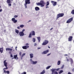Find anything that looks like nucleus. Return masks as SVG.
<instances>
[{
    "label": "nucleus",
    "mask_w": 74,
    "mask_h": 74,
    "mask_svg": "<svg viewBox=\"0 0 74 74\" xmlns=\"http://www.w3.org/2000/svg\"><path fill=\"white\" fill-rule=\"evenodd\" d=\"M45 4V3L42 0L41 1L40 3H36L37 5H41L42 7H44Z\"/></svg>",
    "instance_id": "f257e3e1"
},
{
    "label": "nucleus",
    "mask_w": 74,
    "mask_h": 74,
    "mask_svg": "<svg viewBox=\"0 0 74 74\" xmlns=\"http://www.w3.org/2000/svg\"><path fill=\"white\" fill-rule=\"evenodd\" d=\"M35 32L34 31H32L30 33L28 37L29 38H32V36H35Z\"/></svg>",
    "instance_id": "f03ea898"
},
{
    "label": "nucleus",
    "mask_w": 74,
    "mask_h": 74,
    "mask_svg": "<svg viewBox=\"0 0 74 74\" xmlns=\"http://www.w3.org/2000/svg\"><path fill=\"white\" fill-rule=\"evenodd\" d=\"M30 0H26L25 1V3L24 4V5L26 8H27V4H30Z\"/></svg>",
    "instance_id": "7ed1b4c3"
},
{
    "label": "nucleus",
    "mask_w": 74,
    "mask_h": 74,
    "mask_svg": "<svg viewBox=\"0 0 74 74\" xmlns=\"http://www.w3.org/2000/svg\"><path fill=\"white\" fill-rule=\"evenodd\" d=\"M64 16V13H59L57 14V19H58L60 17H62Z\"/></svg>",
    "instance_id": "20e7f679"
},
{
    "label": "nucleus",
    "mask_w": 74,
    "mask_h": 74,
    "mask_svg": "<svg viewBox=\"0 0 74 74\" xmlns=\"http://www.w3.org/2000/svg\"><path fill=\"white\" fill-rule=\"evenodd\" d=\"M60 70V68H58L57 69H51V71L52 72V73L51 74H53L54 71H59Z\"/></svg>",
    "instance_id": "39448f33"
},
{
    "label": "nucleus",
    "mask_w": 74,
    "mask_h": 74,
    "mask_svg": "<svg viewBox=\"0 0 74 74\" xmlns=\"http://www.w3.org/2000/svg\"><path fill=\"white\" fill-rule=\"evenodd\" d=\"M49 42V41H48L45 40L43 43H42V45H47V44H48Z\"/></svg>",
    "instance_id": "423d86ee"
},
{
    "label": "nucleus",
    "mask_w": 74,
    "mask_h": 74,
    "mask_svg": "<svg viewBox=\"0 0 74 74\" xmlns=\"http://www.w3.org/2000/svg\"><path fill=\"white\" fill-rule=\"evenodd\" d=\"M4 65L6 67V68H4L3 69H5V70L8 69V67H7V63L6 62V60H5L4 61Z\"/></svg>",
    "instance_id": "0eeeda50"
},
{
    "label": "nucleus",
    "mask_w": 74,
    "mask_h": 74,
    "mask_svg": "<svg viewBox=\"0 0 74 74\" xmlns=\"http://www.w3.org/2000/svg\"><path fill=\"white\" fill-rule=\"evenodd\" d=\"M73 18L72 17L71 18H70L68 19L67 21H66V23H70L71 21H73Z\"/></svg>",
    "instance_id": "6e6552de"
},
{
    "label": "nucleus",
    "mask_w": 74,
    "mask_h": 74,
    "mask_svg": "<svg viewBox=\"0 0 74 74\" xmlns=\"http://www.w3.org/2000/svg\"><path fill=\"white\" fill-rule=\"evenodd\" d=\"M6 51H10L9 53H10V54H11V52L12 51V49H10V48H7L6 49Z\"/></svg>",
    "instance_id": "1a4fd4ad"
},
{
    "label": "nucleus",
    "mask_w": 74,
    "mask_h": 74,
    "mask_svg": "<svg viewBox=\"0 0 74 74\" xmlns=\"http://www.w3.org/2000/svg\"><path fill=\"white\" fill-rule=\"evenodd\" d=\"M12 21L13 22V23H16V22H17V20H15V18H12Z\"/></svg>",
    "instance_id": "9d476101"
},
{
    "label": "nucleus",
    "mask_w": 74,
    "mask_h": 74,
    "mask_svg": "<svg viewBox=\"0 0 74 74\" xmlns=\"http://www.w3.org/2000/svg\"><path fill=\"white\" fill-rule=\"evenodd\" d=\"M51 3H52L53 6H55V5H56V4L57 3L56 2H55L53 1H51Z\"/></svg>",
    "instance_id": "9b49d317"
},
{
    "label": "nucleus",
    "mask_w": 74,
    "mask_h": 74,
    "mask_svg": "<svg viewBox=\"0 0 74 74\" xmlns=\"http://www.w3.org/2000/svg\"><path fill=\"white\" fill-rule=\"evenodd\" d=\"M19 34L20 36H23L24 35V33L22 32H19Z\"/></svg>",
    "instance_id": "f8f14e48"
},
{
    "label": "nucleus",
    "mask_w": 74,
    "mask_h": 74,
    "mask_svg": "<svg viewBox=\"0 0 74 74\" xmlns=\"http://www.w3.org/2000/svg\"><path fill=\"white\" fill-rule=\"evenodd\" d=\"M48 52H49V50H48L44 51L42 53V54H47Z\"/></svg>",
    "instance_id": "ddd939ff"
},
{
    "label": "nucleus",
    "mask_w": 74,
    "mask_h": 74,
    "mask_svg": "<svg viewBox=\"0 0 74 74\" xmlns=\"http://www.w3.org/2000/svg\"><path fill=\"white\" fill-rule=\"evenodd\" d=\"M73 39V36H69L68 38L69 41H71L72 39Z\"/></svg>",
    "instance_id": "4468645a"
},
{
    "label": "nucleus",
    "mask_w": 74,
    "mask_h": 74,
    "mask_svg": "<svg viewBox=\"0 0 74 74\" xmlns=\"http://www.w3.org/2000/svg\"><path fill=\"white\" fill-rule=\"evenodd\" d=\"M29 47V46H25L22 47V48L24 49H27V48H28Z\"/></svg>",
    "instance_id": "2eb2a0df"
},
{
    "label": "nucleus",
    "mask_w": 74,
    "mask_h": 74,
    "mask_svg": "<svg viewBox=\"0 0 74 74\" xmlns=\"http://www.w3.org/2000/svg\"><path fill=\"white\" fill-rule=\"evenodd\" d=\"M3 70L4 73H7L8 74H10V71H6L5 70V69H3Z\"/></svg>",
    "instance_id": "dca6fc26"
},
{
    "label": "nucleus",
    "mask_w": 74,
    "mask_h": 74,
    "mask_svg": "<svg viewBox=\"0 0 74 74\" xmlns=\"http://www.w3.org/2000/svg\"><path fill=\"white\" fill-rule=\"evenodd\" d=\"M70 60L71 62V64L72 66L73 64V59L72 58H70Z\"/></svg>",
    "instance_id": "f3484780"
},
{
    "label": "nucleus",
    "mask_w": 74,
    "mask_h": 74,
    "mask_svg": "<svg viewBox=\"0 0 74 74\" xmlns=\"http://www.w3.org/2000/svg\"><path fill=\"white\" fill-rule=\"evenodd\" d=\"M29 55L30 56V58L31 59H32V58H33V53H30Z\"/></svg>",
    "instance_id": "a211bd4d"
},
{
    "label": "nucleus",
    "mask_w": 74,
    "mask_h": 74,
    "mask_svg": "<svg viewBox=\"0 0 74 74\" xmlns=\"http://www.w3.org/2000/svg\"><path fill=\"white\" fill-rule=\"evenodd\" d=\"M3 47L1 48H0V52H1V53H3Z\"/></svg>",
    "instance_id": "6ab92c4d"
},
{
    "label": "nucleus",
    "mask_w": 74,
    "mask_h": 74,
    "mask_svg": "<svg viewBox=\"0 0 74 74\" xmlns=\"http://www.w3.org/2000/svg\"><path fill=\"white\" fill-rule=\"evenodd\" d=\"M35 10L36 11H38L40 10V8L38 7H36L35 8Z\"/></svg>",
    "instance_id": "aec40b11"
},
{
    "label": "nucleus",
    "mask_w": 74,
    "mask_h": 74,
    "mask_svg": "<svg viewBox=\"0 0 74 74\" xmlns=\"http://www.w3.org/2000/svg\"><path fill=\"white\" fill-rule=\"evenodd\" d=\"M32 63L33 64H36V63H37V61H32Z\"/></svg>",
    "instance_id": "412c9836"
},
{
    "label": "nucleus",
    "mask_w": 74,
    "mask_h": 74,
    "mask_svg": "<svg viewBox=\"0 0 74 74\" xmlns=\"http://www.w3.org/2000/svg\"><path fill=\"white\" fill-rule=\"evenodd\" d=\"M37 38L38 40V42H40V41H41V37H37Z\"/></svg>",
    "instance_id": "4be33fe9"
},
{
    "label": "nucleus",
    "mask_w": 74,
    "mask_h": 74,
    "mask_svg": "<svg viewBox=\"0 0 74 74\" xmlns=\"http://www.w3.org/2000/svg\"><path fill=\"white\" fill-rule=\"evenodd\" d=\"M11 0H7V2L8 3V4H10V3H11Z\"/></svg>",
    "instance_id": "5701e85b"
},
{
    "label": "nucleus",
    "mask_w": 74,
    "mask_h": 74,
    "mask_svg": "<svg viewBox=\"0 0 74 74\" xmlns=\"http://www.w3.org/2000/svg\"><path fill=\"white\" fill-rule=\"evenodd\" d=\"M17 56H18V55L16 54V55H14V59H16V58H17Z\"/></svg>",
    "instance_id": "b1692460"
},
{
    "label": "nucleus",
    "mask_w": 74,
    "mask_h": 74,
    "mask_svg": "<svg viewBox=\"0 0 74 74\" xmlns=\"http://www.w3.org/2000/svg\"><path fill=\"white\" fill-rule=\"evenodd\" d=\"M49 5V2L47 1L46 3V6H48V5Z\"/></svg>",
    "instance_id": "393cba45"
},
{
    "label": "nucleus",
    "mask_w": 74,
    "mask_h": 74,
    "mask_svg": "<svg viewBox=\"0 0 74 74\" xmlns=\"http://www.w3.org/2000/svg\"><path fill=\"white\" fill-rule=\"evenodd\" d=\"M63 73V71L62 70H61L60 71V72H59V73L60 74H61V73Z\"/></svg>",
    "instance_id": "a878e982"
},
{
    "label": "nucleus",
    "mask_w": 74,
    "mask_h": 74,
    "mask_svg": "<svg viewBox=\"0 0 74 74\" xmlns=\"http://www.w3.org/2000/svg\"><path fill=\"white\" fill-rule=\"evenodd\" d=\"M60 64V61H58L57 63V64L58 65H59Z\"/></svg>",
    "instance_id": "bb28decb"
},
{
    "label": "nucleus",
    "mask_w": 74,
    "mask_h": 74,
    "mask_svg": "<svg viewBox=\"0 0 74 74\" xmlns=\"http://www.w3.org/2000/svg\"><path fill=\"white\" fill-rule=\"evenodd\" d=\"M45 70H44L40 74H44L45 73Z\"/></svg>",
    "instance_id": "cd10ccee"
},
{
    "label": "nucleus",
    "mask_w": 74,
    "mask_h": 74,
    "mask_svg": "<svg viewBox=\"0 0 74 74\" xmlns=\"http://www.w3.org/2000/svg\"><path fill=\"white\" fill-rule=\"evenodd\" d=\"M15 32L16 33H17V34H18V33H19V30L16 29Z\"/></svg>",
    "instance_id": "c85d7f7f"
},
{
    "label": "nucleus",
    "mask_w": 74,
    "mask_h": 74,
    "mask_svg": "<svg viewBox=\"0 0 74 74\" xmlns=\"http://www.w3.org/2000/svg\"><path fill=\"white\" fill-rule=\"evenodd\" d=\"M25 55H26V53H23V54H22L21 56V57L23 58V56H25Z\"/></svg>",
    "instance_id": "c756f323"
},
{
    "label": "nucleus",
    "mask_w": 74,
    "mask_h": 74,
    "mask_svg": "<svg viewBox=\"0 0 74 74\" xmlns=\"http://www.w3.org/2000/svg\"><path fill=\"white\" fill-rule=\"evenodd\" d=\"M51 67V66H49L46 67V69L47 70L49 69Z\"/></svg>",
    "instance_id": "7c9ffc66"
},
{
    "label": "nucleus",
    "mask_w": 74,
    "mask_h": 74,
    "mask_svg": "<svg viewBox=\"0 0 74 74\" xmlns=\"http://www.w3.org/2000/svg\"><path fill=\"white\" fill-rule=\"evenodd\" d=\"M53 73V74H58V72L56 71H54Z\"/></svg>",
    "instance_id": "2f4dec72"
},
{
    "label": "nucleus",
    "mask_w": 74,
    "mask_h": 74,
    "mask_svg": "<svg viewBox=\"0 0 74 74\" xmlns=\"http://www.w3.org/2000/svg\"><path fill=\"white\" fill-rule=\"evenodd\" d=\"M20 27H21V28H23V27H24V25H20Z\"/></svg>",
    "instance_id": "473e14b6"
},
{
    "label": "nucleus",
    "mask_w": 74,
    "mask_h": 74,
    "mask_svg": "<svg viewBox=\"0 0 74 74\" xmlns=\"http://www.w3.org/2000/svg\"><path fill=\"white\" fill-rule=\"evenodd\" d=\"M19 55L21 56V57H22V52H20L19 53Z\"/></svg>",
    "instance_id": "72a5a7b5"
},
{
    "label": "nucleus",
    "mask_w": 74,
    "mask_h": 74,
    "mask_svg": "<svg viewBox=\"0 0 74 74\" xmlns=\"http://www.w3.org/2000/svg\"><path fill=\"white\" fill-rule=\"evenodd\" d=\"M8 6H9V7H10V6H11V3H8Z\"/></svg>",
    "instance_id": "f704fd0d"
},
{
    "label": "nucleus",
    "mask_w": 74,
    "mask_h": 74,
    "mask_svg": "<svg viewBox=\"0 0 74 74\" xmlns=\"http://www.w3.org/2000/svg\"><path fill=\"white\" fill-rule=\"evenodd\" d=\"M36 41V39L35 38H33V42H35Z\"/></svg>",
    "instance_id": "c9c22d12"
},
{
    "label": "nucleus",
    "mask_w": 74,
    "mask_h": 74,
    "mask_svg": "<svg viewBox=\"0 0 74 74\" xmlns=\"http://www.w3.org/2000/svg\"><path fill=\"white\" fill-rule=\"evenodd\" d=\"M18 16L17 15H14V17L15 18H17L18 17Z\"/></svg>",
    "instance_id": "e433bc0d"
},
{
    "label": "nucleus",
    "mask_w": 74,
    "mask_h": 74,
    "mask_svg": "<svg viewBox=\"0 0 74 74\" xmlns=\"http://www.w3.org/2000/svg\"><path fill=\"white\" fill-rule=\"evenodd\" d=\"M22 74H26V72H24L23 73H22Z\"/></svg>",
    "instance_id": "4c0bfd02"
},
{
    "label": "nucleus",
    "mask_w": 74,
    "mask_h": 74,
    "mask_svg": "<svg viewBox=\"0 0 74 74\" xmlns=\"http://www.w3.org/2000/svg\"><path fill=\"white\" fill-rule=\"evenodd\" d=\"M25 29H23L22 30V32H23H23H25Z\"/></svg>",
    "instance_id": "58836bf2"
},
{
    "label": "nucleus",
    "mask_w": 74,
    "mask_h": 74,
    "mask_svg": "<svg viewBox=\"0 0 74 74\" xmlns=\"http://www.w3.org/2000/svg\"><path fill=\"white\" fill-rule=\"evenodd\" d=\"M68 74H72V73L70 72H69L68 73Z\"/></svg>",
    "instance_id": "ea45409f"
},
{
    "label": "nucleus",
    "mask_w": 74,
    "mask_h": 74,
    "mask_svg": "<svg viewBox=\"0 0 74 74\" xmlns=\"http://www.w3.org/2000/svg\"><path fill=\"white\" fill-rule=\"evenodd\" d=\"M51 53H50L49 54H48L47 55V56H49L50 55V54H51Z\"/></svg>",
    "instance_id": "a19ab883"
},
{
    "label": "nucleus",
    "mask_w": 74,
    "mask_h": 74,
    "mask_svg": "<svg viewBox=\"0 0 74 74\" xmlns=\"http://www.w3.org/2000/svg\"><path fill=\"white\" fill-rule=\"evenodd\" d=\"M2 11H3V10H2V9H0V12H1Z\"/></svg>",
    "instance_id": "79ce46f5"
},
{
    "label": "nucleus",
    "mask_w": 74,
    "mask_h": 74,
    "mask_svg": "<svg viewBox=\"0 0 74 74\" xmlns=\"http://www.w3.org/2000/svg\"><path fill=\"white\" fill-rule=\"evenodd\" d=\"M72 70L73 72H74V68H73L72 69Z\"/></svg>",
    "instance_id": "37998d69"
},
{
    "label": "nucleus",
    "mask_w": 74,
    "mask_h": 74,
    "mask_svg": "<svg viewBox=\"0 0 74 74\" xmlns=\"http://www.w3.org/2000/svg\"><path fill=\"white\" fill-rule=\"evenodd\" d=\"M17 29H20V27L18 26L17 27Z\"/></svg>",
    "instance_id": "c03bdc74"
},
{
    "label": "nucleus",
    "mask_w": 74,
    "mask_h": 74,
    "mask_svg": "<svg viewBox=\"0 0 74 74\" xmlns=\"http://www.w3.org/2000/svg\"><path fill=\"white\" fill-rule=\"evenodd\" d=\"M17 48H18V47H17V46H16V48H15V49H16V51H17Z\"/></svg>",
    "instance_id": "a18cd8bd"
},
{
    "label": "nucleus",
    "mask_w": 74,
    "mask_h": 74,
    "mask_svg": "<svg viewBox=\"0 0 74 74\" xmlns=\"http://www.w3.org/2000/svg\"><path fill=\"white\" fill-rule=\"evenodd\" d=\"M63 67H64V66H62L61 67V69H63Z\"/></svg>",
    "instance_id": "49530a36"
},
{
    "label": "nucleus",
    "mask_w": 74,
    "mask_h": 74,
    "mask_svg": "<svg viewBox=\"0 0 74 74\" xmlns=\"http://www.w3.org/2000/svg\"><path fill=\"white\" fill-rule=\"evenodd\" d=\"M10 56L11 58H12L13 57V56H12V55H11Z\"/></svg>",
    "instance_id": "de8ad7c7"
},
{
    "label": "nucleus",
    "mask_w": 74,
    "mask_h": 74,
    "mask_svg": "<svg viewBox=\"0 0 74 74\" xmlns=\"http://www.w3.org/2000/svg\"><path fill=\"white\" fill-rule=\"evenodd\" d=\"M41 49V47H38V49Z\"/></svg>",
    "instance_id": "09e8293b"
},
{
    "label": "nucleus",
    "mask_w": 74,
    "mask_h": 74,
    "mask_svg": "<svg viewBox=\"0 0 74 74\" xmlns=\"http://www.w3.org/2000/svg\"><path fill=\"white\" fill-rule=\"evenodd\" d=\"M34 45V46H36V45H37V44L35 43Z\"/></svg>",
    "instance_id": "8fccbe9b"
},
{
    "label": "nucleus",
    "mask_w": 74,
    "mask_h": 74,
    "mask_svg": "<svg viewBox=\"0 0 74 74\" xmlns=\"http://www.w3.org/2000/svg\"><path fill=\"white\" fill-rule=\"evenodd\" d=\"M66 61H67V62H69V59H67Z\"/></svg>",
    "instance_id": "3c124183"
},
{
    "label": "nucleus",
    "mask_w": 74,
    "mask_h": 74,
    "mask_svg": "<svg viewBox=\"0 0 74 74\" xmlns=\"http://www.w3.org/2000/svg\"><path fill=\"white\" fill-rule=\"evenodd\" d=\"M49 8V7L48 6H46V8Z\"/></svg>",
    "instance_id": "603ef678"
},
{
    "label": "nucleus",
    "mask_w": 74,
    "mask_h": 74,
    "mask_svg": "<svg viewBox=\"0 0 74 74\" xmlns=\"http://www.w3.org/2000/svg\"><path fill=\"white\" fill-rule=\"evenodd\" d=\"M52 29H53V28H51V29H50V30H52Z\"/></svg>",
    "instance_id": "864d4df0"
},
{
    "label": "nucleus",
    "mask_w": 74,
    "mask_h": 74,
    "mask_svg": "<svg viewBox=\"0 0 74 74\" xmlns=\"http://www.w3.org/2000/svg\"><path fill=\"white\" fill-rule=\"evenodd\" d=\"M65 56H68V55H67V54H65L64 55Z\"/></svg>",
    "instance_id": "5fc2aeb1"
},
{
    "label": "nucleus",
    "mask_w": 74,
    "mask_h": 74,
    "mask_svg": "<svg viewBox=\"0 0 74 74\" xmlns=\"http://www.w3.org/2000/svg\"><path fill=\"white\" fill-rule=\"evenodd\" d=\"M26 45H29V44H28V43H26Z\"/></svg>",
    "instance_id": "6e6d98bb"
},
{
    "label": "nucleus",
    "mask_w": 74,
    "mask_h": 74,
    "mask_svg": "<svg viewBox=\"0 0 74 74\" xmlns=\"http://www.w3.org/2000/svg\"><path fill=\"white\" fill-rule=\"evenodd\" d=\"M31 22V20H29V21H28V22Z\"/></svg>",
    "instance_id": "4d7b16f0"
},
{
    "label": "nucleus",
    "mask_w": 74,
    "mask_h": 74,
    "mask_svg": "<svg viewBox=\"0 0 74 74\" xmlns=\"http://www.w3.org/2000/svg\"><path fill=\"white\" fill-rule=\"evenodd\" d=\"M48 48H49V49H50V47H49V46H48Z\"/></svg>",
    "instance_id": "13d9d810"
},
{
    "label": "nucleus",
    "mask_w": 74,
    "mask_h": 74,
    "mask_svg": "<svg viewBox=\"0 0 74 74\" xmlns=\"http://www.w3.org/2000/svg\"><path fill=\"white\" fill-rule=\"evenodd\" d=\"M4 31L5 32V31H6V30H5V29L4 30Z\"/></svg>",
    "instance_id": "bf43d9fd"
},
{
    "label": "nucleus",
    "mask_w": 74,
    "mask_h": 74,
    "mask_svg": "<svg viewBox=\"0 0 74 74\" xmlns=\"http://www.w3.org/2000/svg\"><path fill=\"white\" fill-rule=\"evenodd\" d=\"M14 59V58H12V59Z\"/></svg>",
    "instance_id": "052dcab7"
},
{
    "label": "nucleus",
    "mask_w": 74,
    "mask_h": 74,
    "mask_svg": "<svg viewBox=\"0 0 74 74\" xmlns=\"http://www.w3.org/2000/svg\"><path fill=\"white\" fill-rule=\"evenodd\" d=\"M11 1H13V0H11Z\"/></svg>",
    "instance_id": "680f3d73"
},
{
    "label": "nucleus",
    "mask_w": 74,
    "mask_h": 74,
    "mask_svg": "<svg viewBox=\"0 0 74 74\" xmlns=\"http://www.w3.org/2000/svg\"><path fill=\"white\" fill-rule=\"evenodd\" d=\"M58 0V1H60V0Z\"/></svg>",
    "instance_id": "e2e57ef3"
},
{
    "label": "nucleus",
    "mask_w": 74,
    "mask_h": 74,
    "mask_svg": "<svg viewBox=\"0 0 74 74\" xmlns=\"http://www.w3.org/2000/svg\"><path fill=\"white\" fill-rule=\"evenodd\" d=\"M1 8V6H0V8Z\"/></svg>",
    "instance_id": "0e129e2a"
},
{
    "label": "nucleus",
    "mask_w": 74,
    "mask_h": 74,
    "mask_svg": "<svg viewBox=\"0 0 74 74\" xmlns=\"http://www.w3.org/2000/svg\"><path fill=\"white\" fill-rule=\"evenodd\" d=\"M12 48H13V47H12Z\"/></svg>",
    "instance_id": "69168bd1"
},
{
    "label": "nucleus",
    "mask_w": 74,
    "mask_h": 74,
    "mask_svg": "<svg viewBox=\"0 0 74 74\" xmlns=\"http://www.w3.org/2000/svg\"><path fill=\"white\" fill-rule=\"evenodd\" d=\"M31 60H32V59H31Z\"/></svg>",
    "instance_id": "338daca9"
}]
</instances>
